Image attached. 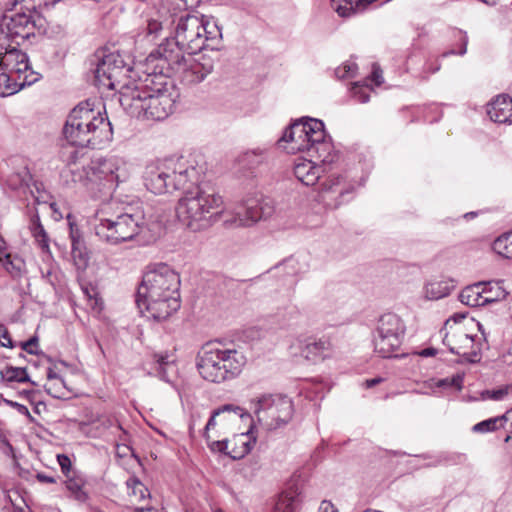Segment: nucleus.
Here are the masks:
<instances>
[{"mask_svg": "<svg viewBox=\"0 0 512 512\" xmlns=\"http://www.w3.org/2000/svg\"><path fill=\"white\" fill-rule=\"evenodd\" d=\"M162 76L171 78L179 72L199 83L211 72L200 64L187 68L184 54H197L204 49L218 50L222 32L211 16L191 15L183 7L162 1Z\"/></svg>", "mask_w": 512, "mask_h": 512, "instance_id": "f257e3e1", "label": "nucleus"}, {"mask_svg": "<svg viewBox=\"0 0 512 512\" xmlns=\"http://www.w3.org/2000/svg\"><path fill=\"white\" fill-rule=\"evenodd\" d=\"M202 169L183 155L162 159V193L182 191L175 207L178 221L192 232L208 229L219 220L223 199L216 189L200 182Z\"/></svg>", "mask_w": 512, "mask_h": 512, "instance_id": "f03ea898", "label": "nucleus"}, {"mask_svg": "<svg viewBox=\"0 0 512 512\" xmlns=\"http://www.w3.org/2000/svg\"><path fill=\"white\" fill-rule=\"evenodd\" d=\"M159 59L160 46H157L142 65L141 90L126 84L121 86V105L129 110L131 115L141 120L158 121L160 119V72L157 71Z\"/></svg>", "mask_w": 512, "mask_h": 512, "instance_id": "7ed1b4c3", "label": "nucleus"}, {"mask_svg": "<svg viewBox=\"0 0 512 512\" xmlns=\"http://www.w3.org/2000/svg\"><path fill=\"white\" fill-rule=\"evenodd\" d=\"M277 145L287 153L306 152L323 163H332V144L326 140L324 123L315 118L303 117L285 129Z\"/></svg>", "mask_w": 512, "mask_h": 512, "instance_id": "20e7f679", "label": "nucleus"}, {"mask_svg": "<svg viewBox=\"0 0 512 512\" xmlns=\"http://www.w3.org/2000/svg\"><path fill=\"white\" fill-rule=\"evenodd\" d=\"M132 211L131 205L117 200L104 204L97 213L99 223L94 228L99 239L117 245L136 237L140 233L141 217Z\"/></svg>", "mask_w": 512, "mask_h": 512, "instance_id": "39448f33", "label": "nucleus"}, {"mask_svg": "<svg viewBox=\"0 0 512 512\" xmlns=\"http://www.w3.org/2000/svg\"><path fill=\"white\" fill-rule=\"evenodd\" d=\"M246 362L240 350L208 344L199 354L197 369L203 379L221 383L237 377Z\"/></svg>", "mask_w": 512, "mask_h": 512, "instance_id": "423d86ee", "label": "nucleus"}, {"mask_svg": "<svg viewBox=\"0 0 512 512\" xmlns=\"http://www.w3.org/2000/svg\"><path fill=\"white\" fill-rule=\"evenodd\" d=\"M257 422L266 430H276L288 424L294 414L292 400L285 395H262L254 403Z\"/></svg>", "mask_w": 512, "mask_h": 512, "instance_id": "0eeeda50", "label": "nucleus"}, {"mask_svg": "<svg viewBox=\"0 0 512 512\" xmlns=\"http://www.w3.org/2000/svg\"><path fill=\"white\" fill-rule=\"evenodd\" d=\"M405 324L394 313H386L379 318L374 336V351L383 358L399 357L394 354L402 344L405 334Z\"/></svg>", "mask_w": 512, "mask_h": 512, "instance_id": "6e6552de", "label": "nucleus"}, {"mask_svg": "<svg viewBox=\"0 0 512 512\" xmlns=\"http://www.w3.org/2000/svg\"><path fill=\"white\" fill-rule=\"evenodd\" d=\"M95 191H113L131 175V165L123 158L113 156L91 163Z\"/></svg>", "mask_w": 512, "mask_h": 512, "instance_id": "1a4fd4ad", "label": "nucleus"}, {"mask_svg": "<svg viewBox=\"0 0 512 512\" xmlns=\"http://www.w3.org/2000/svg\"><path fill=\"white\" fill-rule=\"evenodd\" d=\"M160 264L154 263L147 266L143 274L136 294V305L143 316L148 319L158 321L160 319V310L158 301L160 300Z\"/></svg>", "mask_w": 512, "mask_h": 512, "instance_id": "9d476101", "label": "nucleus"}, {"mask_svg": "<svg viewBox=\"0 0 512 512\" xmlns=\"http://www.w3.org/2000/svg\"><path fill=\"white\" fill-rule=\"evenodd\" d=\"M95 57L97 58L94 70L95 84L99 87L115 89L116 85L120 83L119 78L131 70L129 64L118 52L108 54L97 52Z\"/></svg>", "mask_w": 512, "mask_h": 512, "instance_id": "9b49d317", "label": "nucleus"}, {"mask_svg": "<svg viewBox=\"0 0 512 512\" xmlns=\"http://www.w3.org/2000/svg\"><path fill=\"white\" fill-rule=\"evenodd\" d=\"M96 101L88 99L80 102L72 109L67 120L73 121L100 135L112 138L113 130L110 121L102 114L100 107L96 108Z\"/></svg>", "mask_w": 512, "mask_h": 512, "instance_id": "f8f14e48", "label": "nucleus"}, {"mask_svg": "<svg viewBox=\"0 0 512 512\" xmlns=\"http://www.w3.org/2000/svg\"><path fill=\"white\" fill-rule=\"evenodd\" d=\"M274 206L269 198L262 195L246 199L236 211L237 222L241 226H250L270 217Z\"/></svg>", "mask_w": 512, "mask_h": 512, "instance_id": "ddd939ff", "label": "nucleus"}, {"mask_svg": "<svg viewBox=\"0 0 512 512\" xmlns=\"http://www.w3.org/2000/svg\"><path fill=\"white\" fill-rule=\"evenodd\" d=\"M180 285L179 274L162 264V307L165 305L167 308L165 317L180 309Z\"/></svg>", "mask_w": 512, "mask_h": 512, "instance_id": "4468645a", "label": "nucleus"}, {"mask_svg": "<svg viewBox=\"0 0 512 512\" xmlns=\"http://www.w3.org/2000/svg\"><path fill=\"white\" fill-rule=\"evenodd\" d=\"M63 136L73 146L91 148H96L112 139L106 135L98 134L97 136V133L87 131L85 126L69 120H66L63 127Z\"/></svg>", "mask_w": 512, "mask_h": 512, "instance_id": "2eb2a0df", "label": "nucleus"}, {"mask_svg": "<svg viewBox=\"0 0 512 512\" xmlns=\"http://www.w3.org/2000/svg\"><path fill=\"white\" fill-rule=\"evenodd\" d=\"M33 22L30 16L24 13H16L11 16H5L0 25L1 34L7 40L20 45L30 35Z\"/></svg>", "mask_w": 512, "mask_h": 512, "instance_id": "dca6fc26", "label": "nucleus"}, {"mask_svg": "<svg viewBox=\"0 0 512 512\" xmlns=\"http://www.w3.org/2000/svg\"><path fill=\"white\" fill-rule=\"evenodd\" d=\"M319 200L332 209L338 208L342 203L350 200L349 195L353 192V187H344L340 176L332 177L321 184Z\"/></svg>", "mask_w": 512, "mask_h": 512, "instance_id": "f3484780", "label": "nucleus"}, {"mask_svg": "<svg viewBox=\"0 0 512 512\" xmlns=\"http://www.w3.org/2000/svg\"><path fill=\"white\" fill-rule=\"evenodd\" d=\"M39 79L40 74L36 71H30L21 80H16L12 74L0 69V96L7 97L16 94L24 87L36 83Z\"/></svg>", "mask_w": 512, "mask_h": 512, "instance_id": "a211bd4d", "label": "nucleus"}, {"mask_svg": "<svg viewBox=\"0 0 512 512\" xmlns=\"http://www.w3.org/2000/svg\"><path fill=\"white\" fill-rule=\"evenodd\" d=\"M487 114L495 123H512V98L508 95L497 96L488 104Z\"/></svg>", "mask_w": 512, "mask_h": 512, "instance_id": "6ab92c4d", "label": "nucleus"}, {"mask_svg": "<svg viewBox=\"0 0 512 512\" xmlns=\"http://www.w3.org/2000/svg\"><path fill=\"white\" fill-rule=\"evenodd\" d=\"M303 496L298 488L290 487L282 492L274 507V512H299Z\"/></svg>", "mask_w": 512, "mask_h": 512, "instance_id": "aec40b11", "label": "nucleus"}, {"mask_svg": "<svg viewBox=\"0 0 512 512\" xmlns=\"http://www.w3.org/2000/svg\"><path fill=\"white\" fill-rule=\"evenodd\" d=\"M321 171L322 169L316 166L312 160H305L294 166L295 177L306 186L316 184L320 178Z\"/></svg>", "mask_w": 512, "mask_h": 512, "instance_id": "412c9836", "label": "nucleus"}, {"mask_svg": "<svg viewBox=\"0 0 512 512\" xmlns=\"http://www.w3.org/2000/svg\"><path fill=\"white\" fill-rule=\"evenodd\" d=\"M252 431H248L246 433L236 434L230 439V451L227 452V455L232 459H241L245 455H247L253 445L255 444V438L250 436Z\"/></svg>", "mask_w": 512, "mask_h": 512, "instance_id": "4be33fe9", "label": "nucleus"}, {"mask_svg": "<svg viewBox=\"0 0 512 512\" xmlns=\"http://www.w3.org/2000/svg\"><path fill=\"white\" fill-rule=\"evenodd\" d=\"M482 283V303L489 305L506 299L508 291L504 287L503 280H491Z\"/></svg>", "mask_w": 512, "mask_h": 512, "instance_id": "5701e85b", "label": "nucleus"}, {"mask_svg": "<svg viewBox=\"0 0 512 512\" xmlns=\"http://www.w3.org/2000/svg\"><path fill=\"white\" fill-rule=\"evenodd\" d=\"M70 237L72 246L71 254L74 264L77 269L84 270L88 266L90 258L84 240L80 236L79 232L77 230H73V228H71Z\"/></svg>", "mask_w": 512, "mask_h": 512, "instance_id": "b1692460", "label": "nucleus"}, {"mask_svg": "<svg viewBox=\"0 0 512 512\" xmlns=\"http://www.w3.org/2000/svg\"><path fill=\"white\" fill-rule=\"evenodd\" d=\"M0 266L4 267L5 270L12 276L18 277L21 275L24 267V262L18 257H12L11 254L6 252V242L0 236Z\"/></svg>", "mask_w": 512, "mask_h": 512, "instance_id": "393cba45", "label": "nucleus"}, {"mask_svg": "<svg viewBox=\"0 0 512 512\" xmlns=\"http://www.w3.org/2000/svg\"><path fill=\"white\" fill-rule=\"evenodd\" d=\"M330 349L329 341L325 339H318L309 341L302 349V356L313 362L323 360L326 357V352Z\"/></svg>", "mask_w": 512, "mask_h": 512, "instance_id": "a878e982", "label": "nucleus"}, {"mask_svg": "<svg viewBox=\"0 0 512 512\" xmlns=\"http://www.w3.org/2000/svg\"><path fill=\"white\" fill-rule=\"evenodd\" d=\"M162 111L165 113V117L171 115L175 111L177 99L179 98V92L175 87L172 80L162 82Z\"/></svg>", "mask_w": 512, "mask_h": 512, "instance_id": "bb28decb", "label": "nucleus"}, {"mask_svg": "<svg viewBox=\"0 0 512 512\" xmlns=\"http://www.w3.org/2000/svg\"><path fill=\"white\" fill-rule=\"evenodd\" d=\"M482 292V283L477 282L462 289L458 299L462 304L469 307H481L484 306V303H482Z\"/></svg>", "mask_w": 512, "mask_h": 512, "instance_id": "cd10ccee", "label": "nucleus"}, {"mask_svg": "<svg viewBox=\"0 0 512 512\" xmlns=\"http://www.w3.org/2000/svg\"><path fill=\"white\" fill-rule=\"evenodd\" d=\"M27 57L26 53L17 48L6 50L5 53L0 56V69L11 74L17 66L24 67V60H26Z\"/></svg>", "mask_w": 512, "mask_h": 512, "instance_id": "c85d7f7f", "label": "nucleus"}, {"mask_svg": "<svg viewBox=\"0 0 512 512\" xmlns=\"http://www.w3.org/2000/svg\"><path fill=\"white\" fill-rule=\"evenodd\" d=\"M143 183L148 191L157 195L160 193V165L158 161H152L145 166Z\"/></svg>", "mask_w": 512, "mask_h": 512, "instance_id": "c756f323", "label": "nucleus"}, {"mask_svg": "<svg viewBox=\"0 0 512 512\" xmlns=\"http://www.w3.org/2000/svg\"><path fill=\"white\" fill-rule=\"evenodd\" d=\"M267 159L266 150L262 148H255L244 152L239 157V163L242 167L248 170H254Z\"/></svg>", "mask_w": 512, "mask_h": 512, "instance_id": "7c9ffc66", "label": "nucleus"}, {"mask_svg": "<svg viewBox=\"0 0 512 512\" xmlns=\"http://www.w3.org/2000/svg\"><path fill=\"white\" fill-rule=\"evenodd\" d=\"M511 415L512 409L509 410L506 414L497 417H492L475 424L472 427V431L475 433L493 432L499 428H502Z\"/></svg>", "mask_w": 512, "mask_h": 512, "instance_id": "2f4dec72", "label": "nucleus"}, {"mask_svg": "<svg viewBox=\"0 0 512 512\" xmlns=\"http://www.w3.org/2000/svg\"><path fill=\"white\" fill-rule=\"evenodd\" d=\"M454 285L448 281H431L425 285L424 293L428 300H438L450 294Z\"/></svg>", "mask_w": 512, "mask_h": 512, "instance_id": "473e14b6", "label": "nucleus"}, {"mask_svg": "<svg viewBox=\"0 0 512 512\" xmlns=\"http://www.w3.org/2000/svg\"><path fill=\"white\" fill-rule=\"evenodd\" d=\"M30 231L43 252H49V237L36 213L31 217Z\"/></svg>", "mask_w": 512, "mask_h": 512, "instance_id": "72a5a7b5", "label": "nucleus"}, {"mask_svg": "<svg viewBox=\"0 0 512 512\" xmlns=\"http://www.w3.org/2000/svg\"><path fill=\"white\" fill-rule=\"evenodd\" d=\"M69 172L74 183H79L88 190L95 191L94 178L92 177V174H90V172H92L91 165L82 166L81 168H70Z\"/></svg>", "mask_w": 512, "mask_h": 512, "instance_id": "f704fd0d", "label": "nucleus"}, {"mask_svg": "<svg viewBox=\"0 0 512 512\" xmlns=\"http://www.w3.org/2000/svg\"><path fill=\"white\" fill-rule=\"evenodd\" d=\"M31 174L27 166H21L17 171L12 172L6 178V184L13 190L28 186Z\"/></svg>", "mask_w": 512, "mask_h": 512, "instance_id": "c9c22d12", "label": "nucleus"}, {"mask_svg": "<svg viewBox=\"0 0 512 512\" xmlns=\"http://www.w3.org/2000/svg\"><path fill=\"white\" fill-rule=\"evenodd\" d=\"M0 381L25 383L30 378L26 368L9 366L0 371Z\"/></svg>", "mask_w": 512, "mask_h": 512, "instance_id": "e433bc0d", "label": "nucleus"}, {"mask_svg": "<svg viewBox=\"0 0 512 512\" xmlns=\"http://www.w3.org/2000/svg\"><path fill=\"white\" fill-rule=\"evenodd\" d=\"M493 250L504 258L512 259V232L499 236L493 242Z\"/></svg>", "mask_w": 512, "mask_h": 512, "instance_id": "4c0bfd02", "label": "nucleus"}, {"mask_svg": "<svg viewBox=\"0 0 512 512\" xmlns=\"http://www.w3.org/2000/svg\"><path fill=\"white\" fill-rule=\"evenodd\" d=\"M225 412H229V413L234 412L239 417L243 416L242 409L240 407L234 406L232 404H227V405L222 406L221 408L214 410L204 428V430H205L204 437L206 438V440H209V435L207 433L208 430L214 428L216 425V418Z\"/></svg>", "mask_w": 512, "mask_h": 512, "instance_id": "58836bf2", "label": "nucleus"}, {"mask_svg": "<svg viewBox=\"0 0 512 512\" xmlns=\"http://www.w3.org/2000/svg\"><path fill=\"white\" fill-rule=\"evenodd\" d=\"M83 483L79 479L70 478L66 481V488L79 502H85L88 499L87 493L82 488Z\"/></svg>", "mask_w": 512, "mask_h": 512, "instance_id": "ea45409f", "label": "nucleus"}, {"mask_svg": "<svg viewBox=\"0 0 512 512\" xmlns=\"http://www.w3.org/2000/svg\"><path fill=\"white\" fill-rule=\"evenodd\" d=\"M126 486L130 496L135 497L138 500H142L146 497L147 488L135 477H130L126 481Z\"/></svg>", "mask_w": 512, "mask_h": 512, "instance_id": "a19ab883", "label": "nucleus"}, {"mask_svg": "<svg viewBox=\"0 0 512 512\" xmlns=\"http://www.w3.org/2000/svg\"><path fill=\"white\" fill-rule=\"evenodd\" d=\"M357 65L353 62H346L335 70L338 78H349L355 75Z\"/></svg>", "mask_w": 512, "mask_h": 512, "instance_id": "79ce46f5", "label": "nucleus"}, {"mask_svg": "<svg viewBox=\"0 0 512 512\" xmlns=\"http://www.w3.org/2000/svg\"><path fill=\"white\" fill-rule=\"evenodd\" d=\"M208 446L211 451L213 452H220L227 455V452L230 451V440L224 439V440H217V441H210L207 440Z\"/></svg>", "mask_w": 512, "mask_h": 512, "instance_id": "37998d69", "label": "nucleus"}, {"mask_svg": "<svg viewBox=\"0 0 512 512\" xmlns=\"http://www.w3.org/2000/svg\"><path fill=\"white\" fill-rule=\"evenodd\" d=\"M510 391H512V386H504L494 390H487L483 395H487L492 400L499 401L508 395Z\"/></svg>", "mask_w": 512, "mask_h": 512, "instance_id": "c03bdc74", "label": "nucleus"}, {"mask_svg": "<svg viewBox=\"0 0 512 512\" xmlns=\"http://www.w3.org/2000/svg\"><path fill=\"white\" fill-rule=\"evenodd\" d=\"M459 356L462 357V359L459 361L460 363L468 362L471 364H475V363L480 362V360H481V350L479 348H477V349H472L468 353L460 352Z\"/></svg>", "mask_w": 512, "mask_h": 512, "instance_id": "a18cd8bd", "label": "nucleus"}, {"mask_svg": "<svg viewBox=\"0 0 512 512\" xmlns=\"http://www.w3.org/2000/svg\"><path fill=\"white\" fill-rule=\"evenodd\" d=\"M30 71H33L29 64V58L27 57L26 60H24V67L17 66L15 70L11 73L16 80H21V78H24L29 74Z\"/></svg>", "mask_w": 512, "mask_h": 512, "instance_id": "49530a36", "label": "nucleus"}, {"mask_svg": "<svg viewBox=\"0 0 512 512\" xmlns=\"http://www.w3.org/2000/svg\"><path fill=\"white\" fill-rule=\"evenodd\" d=\"M20 345H21V348L24 351H26L27 353L34 354V355L38 354V350H37L38 338L36 336L31 337L29 340H27L25 342H21Z\"/></svg>", "mask_w": 512, "mask_h": 512, "instance_id": "de8ad7c7", "label": "nucleus"}, {"mask_svg": "<svg viewBox=\"0 0 512 512\" xmlns=\"http://www.w3.org/2000/svg\"><path fill=\"white\" fill-rule=\"evenodd\" d=\"M0 345L8 348L14 347L11 336L3 324H0Z\"/></svg>", "mask_w": 512, "mask_h": 512, "instance_id": "09e8293b", "label": "nucleus"}, {"mask_svg": "<svg viewBox=\"0 0 512 512\" xmlns=\"http://www.w3.org/2000/svg\"><path fill=\"white\" fill-rule=\"evenodd\" d=\"M4 402L10 407L15 408L20 414L25 415L30 420V422L34 421V418L31 416L28 408L25 405L7 399H4Z\"/></svg>", "mask_w": 512, "mask_h": 512, "instance_id": "8fccbe9b", "label": "nucleus"}, {"mask_svg": "<svg viewBox=\"0 0 512 512\" xmlns=\"http://www.w3.org/2000/svg\"><path fill=\"white\" fill-rule=\"evenodd\" d=\"M57 461L59 466L61 467L62 472L67 476L71 469V460L65 454L57 455Z\"/></svg>", "mask_w": 512, "mask_h": 512, "instance_id": "3c124183", "label": "nucleus"}, {"mask_svg": "<svg viewBox=\"0 0 512 512\" xmlns=\"http://www.w3.org/2000/svg\"><path fill=\"white\" fill-rule=\"evenodd\" d=\"M353 94L356 100L360 103H366L369 101L370 96L365 89H362L358 85L353 87Z\"/></svg>", "mask_w": 512, "mask_h": 512, "instance_id": "603ef678", "label": "nucleus"}, {"mask_svg": "<svg viewBox=\"0 0 512 512\" xmlns=\"http://www.w3.org/2000/svg\"><path fill=\"white\" fill-rule=\"evenodd\" d=\"M160 30V22L157 20H150L147 25V37H152L151 40L157 38V33Z\"/></svg>", "mask_w": 512, "mask_h": 512, "instance_id": "864d4df0", "label": "nucleus"}, {"mask_svg": "<svg viewBox=\"0 0 512 512\" xmlns=\"http://www.w3.org/2000/svg\"><path fill=\"white\" fill-rule=\"evenodd\" d=\"M372 80L377 86L383 83L382 70L377 65H373Z\"/></svg>", "mask_w": 512, "mask_h": 512, "instance_id": "5fc2aeb1", "label": "nucleus"}, {"mask_svg": "<svg viewBox=\"0 0 512 512\" xmlns=\"http://www.w3.org/2000/svg\"><path fill=\"white\" fill-rule=\"evenodd\" d=\"M462 383H463V376H461V375H455L452 378H450V386H454L457 389L462 388Z\"/></svg>", "mask_w": 512, "mask_h": 512, "instance_id": "6e6d98bb", "label": "nucleus"}, {"mask_svg": "<svg viewBox=\"0 0 512 512\" xmlns=\"http://www.w3.org/2000/svg\"><path fill=\"white\" fill-rule=\"evenodd\" d=\"M443 343L444 345H446L448 348H449V351L452 353V354H455V355H460V351L458 349H456L452 344H451V341H450V338H449V335L446 334L444 339H443Z\"/></svg>", "mask_w": 512, "mask_h": 512, "instance_id": "4d7b16f0", "label": "nucleus"}, {"mask_svg": "<svg viewBox=\"0 0 512 512\" xmlns=\"http://www.w3.org/2000/svg\"><path fill=\"white\" fill-rule=\"evenodd\" d=\"M36 478L39 482H42V483H55L56 482V480L52 476H48L43 473H38L36 475Z\"/></svg>", "mask_w": 512, "mask_h": 512, "instance_id": "13d9d810", "label": "nucleus"}, {"mask_svg": "<svg viewBox=\"0 0 512 512\" xmlns=\"http://www.w3.org/2000/svg\"><path fill=\"white\" fill-rule=\"evenodd\" d=\"M437 353V350L435 348H425L423 350H421L420 352H418L417 354L421 357H432V356H435Z\"/></svg>", "mask_w": 512, "mask_h": 512, "instance_id": "bf43d9fd", "label": "nucleus"}, {"mask_svg": "<svg viewBox=\"0 0 512 512\" xmlns=\"http://www.w3.org/2000/svg\"><path fill=\"white\" fill-rule=\"evenodd\" d=\"M461 42H462V46H461V49L458 52V54L464 55L467 52V45H468V36L466 34L461 35Z\"/></svg>", "mask_w": 512, "mask_h": 512, "instance_id": "052dcab7", "label": "nucleus"}, {"mask_svg": "<svg viewBox=\"0 0 512 512\" xmlns=\"http://www.w3.org/2000/svg\"><path fill=\"white\" fill-rule=\"evenodd\" d=\"M164 363V357L162 356V364ZM167 369L168 367H163L162 366V371H161V374H162V381H165L166 383H168L169 385H171L172 387H176V384L171 382L169 379H166L165 378V375L167 373Z\"/></svg>", "mask_w": 512, "mask_h": 512, "instance_id": "680f3d73", "label": "nucleus"}, {"mask_svg": "<svg viewBox=\"0 0 512 512\" xmlns=\"http://www.w3.org/2000/svg\"><path fill=\"white\" fill-rule=\"evenodd\" d=\"M383 381L382 378L380 377H376V378H373V379H369V380H366V387L367 388H371V387H374L375 385L381 383Z\"/></svg>", "mask_w": 512, "mask_h": 512, "instance_id": "e2e57ef3", "label": "nucleus"}, {"mask_svg": "<svg viewBox=\"0 0 512 512\" xmlns=\"http://www.w3.org/2000/svg\"><path fill=\"white\" fill-rule=\"evenodd\" d=\"M47 378L49 380L56 379V380H60L61 382H63L62 379L59 377V375L51 367H49L47 370Z\"/></svg>", "mask_w": 512, "mask_h": 512, "instance_id": "0e129e2a", "label": "nucleus"}, {"mask_svg": "<svg viewBox=\"0 0 512 512\" xmlns=\"http://www.w3.org/2000/svg\"><path fill=\"white\" fill-rule=\"evenodd\" d=\"M282 265L287 270V273H290V270L294 269L295 261L292 259L286 260Z\"/></svg>", "mask_w": 512, "mask_h": 512, "instance_id": "69168bd1", "label": "nucleus"}, {"mask_svg": "<svg viewBox=\"0 0 512 512\" xmlns=\"http://www.w3.org/2000/svg\"><path fill=\"white\" fill-rule=\"evenodd\" d=\"M438 387H447L450 386V378L441 379L437 383Z\"/></svg>", "mask_w": 512, "mask_h": 512, "instance_id": "338daca9", "label": "nucleus"}, {"mask_svg": "<svg viewBox=\"0 0 512 512\" xmlns=\"http://www.w3.org/2000/svg\"><path fill=\"white\" fill-rule=\"evenodd\" d=\"M135 512H157V510L154 509L153 507H147V508L140 507V508H136Z\"/></svg>", "mask_w": 512, "mask_h": 512, "instance_id": "774afa93", "label": "nucleus"}]
</instances>
